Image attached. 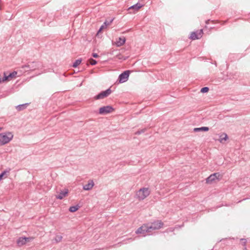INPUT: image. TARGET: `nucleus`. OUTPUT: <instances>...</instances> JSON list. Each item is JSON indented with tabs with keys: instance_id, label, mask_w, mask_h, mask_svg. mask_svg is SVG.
I'll list each match as a JSON object with an SVG mask.
<instances>
[{
	"instance_id": "dca6fc26",
	"label": "nucleus",
	"mask_w": 250,
	"mask_h": 250,
	"mask_svg": "<svg viewBox=\"0 0 250 250\" xmlns=\"http://www.w3.org/2000/svg\"><path fill=\"white\" fill-rule=\"evenodd\" d=\"M209 130V128L207 126H202L201 127H196L193 129V131L195 132L199 131H208Z\"/></svg>"
},
{
	"instance_id": "6e6552de",
	"label": "nucleus",
	"mask_w": 250,
	"mask_h": 250,
	"mask_svg": "<svg viewBox=\"0 0 250 250\" xmlns=\"http://www.w3.org/2000/svg\"><path fill=\"white\" fill-rule=\"evenodd\" d=\"M203 34V30L201 29L199 31L191 32L190 38L193 40L199 39L202 37Z\"/></svg>"
},
{
	"instance_id": "412c9836",
	"label": "nucleus",
	"mask_w": 250,
	"mask_h": 250,
	"mask_svg": "<svg viewBox=\"0 0 250 250\" xmlns=\"http://www.w3.org/2000/svg\"><path fill=\"white\" fill-rule=\"evenodd\" d=\"M88 62H89V63L92 65H95L97 63V61L92 58L89 59L88 60Z\"/></svg>"
},
{
	"instance_id": "9d476101",
	"label": "nucleus",
	"mask_w": 250,
	"mask_h": 250,
	"mask_svg": "<svg viewBox=\"0 0 250 250\" xmlns=\"http://www.w3.org/2000/svg\"><path fill=\"white\" fill-rule=\"evenodd\" d=\"M68 193V189H64L63 190H61L58 195H56V198L58 199H62L64 197L67 196Z\"/></svg>"
},
{
	"instance_id": "7ed1b4c3",
	"label": "nucleus",
	"mask_w": 250,
	"mask_h": 250,
	"mask_svg": "<svg viewBox=\"0 0 250 250\" xmlns=\"http://www.w3.org/2000/svg\"><path fill=\"white\" fill-rule=\"evenodd\" d=\"M13 137V135L11 132L7 134H0V145L2 146L9 143Z\"/></svg>"
},
{
	"instance_id": "f257e3e1",
	"label": "nucleus",
	"mask_w": 250,
	"mask_h": 250,
	"mask_svg": "<svg viewBox=\"0 0 250 250\" xmlns=\"http://www.w3.org/2000/svg\"><path fill=\"white\" fill-rule=\"evenodd\" d=\"M164 223L161 220H157L150 224H144L137 229L136 233L145 236L147 234H150L153 230L161 229Z\"/></svg>"
},
{
	"instance_id": "cd10ccee",
	"label": "nucleus",
	"mask_w": 250,
	"mask_h": 250,
	"mask_svg": "<svg viewBox=\"0 0 250 250\" xmlns=\"http://www.w3.org/2000/svg\"><path fill=\"white\" fill-rule=\"evenodd\" d=\"M5 81V80H4V76L2 77L0 75V83Z\"/></svg>"
},
{
	"instance_id": "4be33fe9",
	"label": "nucleus",
	"mask_w": 250,
	"mask_h": 250,
	"mask_svg": "<svg viewBox=\"0 0 250 250\" xmlns=\"http://www.w3.org/2000/svg\"><path fill=\"white\" fill-rule=\"evenodd\" d=\"M62 237L61 235H57L56 236L55 240L57 243L60 242L62 241Z\"/></svg>"
},
{
	"instance_id": "393cba45",
	"label": "nucleus",
	"mask_w": 250,
	"mask_h": 250,
	"mask_svg": "<svg viewBox=\"0 0 250 250\" xmlns=\"http://www.w3.org/2000/svg\"><path fill=\"white\" fill-rule=\"evenodd\" d=\"M146 129V128H144V129H141V130H138L136 132V134H137V135H140L141 134V133H143L144 132H145Z\"/></svg>"
},
{
	"instance_id": "bb28decb",
	"label": "nucleus",
	"mask_w": 250,
	"mask_h": 250,
	"mask_svg": "<svg viewBox=\"0 0 250 250\" xmlns=\"http://www.w3.org/2000/svg\"><path fill=\"white\" fill-rule=\"evenodd\" d=\"M92 56L95 58H97L99 57V55L97 53H93L92 54Z\"/></svg>"
},
{
	"instance_id": "a878e982",
	"label": "nucleus",
	"mask_w": 250,
	"mask_h": 250,
	"mask_svg": "<svg viewBox=\"0 0 250 250\" xmlns=\"http://www.w3.org/2000/svg\"><path fill=\"white\" fill-rule=\"evenodd\" d=\"M240 241H241L242 245L244 246H246V244L247 242V240L246 239H244V238H242V239H240Z\"/></svg>"
},
{
	"instance_id": "4468645a",
	"label": "nucleus",
	"mask_w": 250,
	"mask_h": 250,
	"mask_svg": "<svg viewBox=\"0 0 250 250\" xmlns=\"http://www.w3.org/2000/svg\"><path fill=\"white\" fill-rule=\"evenodd\" d=\"M125 42V37H120L117 40L116 44L117 46H121L123 45Z\"/></svg>"
},
{
	"instance_id": "aec40b11",
	"label": "nucleus",
	"mask_w": 250,
	"mask_h": 250,
	"mask_svg": "<svg viewBox=\"0 0 250 250\" xmlns=\"http://www.w3.org/2000/svg\"><path fill=\"white\" fill-rule=\"evenodd\" d=\"M113 19L110 20L109 21L106 20L104 23V25L105 26V27H106L108 25H109L113 21Z\"/></svg>"
},
{
	"instance_id": "423d86ee",
	"label": "nucleus",
	"mask_w": 250,
	"mask_h": 250,
	"mask_svg": "<svg viewBox=\"0 0 250 250\" xmlns=\"http://www.w3.org/2000/svg\"><path fill=\"white\" fill-rule=\"evenodd\" d=\"M114 109L112 106L107 105L101 107L99 108V113L102 115H105L111 113Z\"/></svg>"
},
{
	"instance_id": "5701e85b",
	"label": "nucleus",
	"mask_w": 250,
	"mask_h": 250,
	"mask_svg": "<svg viewBox=\"0 0 250 250\" xmlns=\"http://www.w3.org/2000/svg\"><path fill=\"white\" fill-rule=\"evenodd\" d=\"M208 90H209L208 87H204L201 88V89L200 90V92L203 93H204L208 92Z\"/></svg>"
},
{
	"instance_id": "c756f323",
	"label": "nucleus",
	"mask_w": 250,
	"mask_h": 250,
	"mask_svg": "<svg viewBox=\"0 0 250 250\" xmlns=\"http://www.w3.org/2000/svg\"><path fill=\"white\" fill-rule=\"evenodd\" d=\"M26 238H29V239H26V243H27V242H30L31 240H33V238L32 237H26Z\"/></svg>"
},
{
	"instance_id": "a211bd4d",
	"label": "nucleus",
	"mask_w": 250,
	"mask_h": 250,
	"mask_svg": "<svg viewBox=\"0 0 250 250\" xmlns=\"http://www.w3.org/2000/svg\"><path fill=\"white\" fill-rule=\"evenodd\" d=\"M80 207L78 205L71 206L69 208V210L71 212H74L78 210L79 208Z\"/></svg>"
},
{
	"instance_id": "6ab92c4d",
	"label": "nucleus",
	"mask_w": 250,
	"mask_h": 250,
	"mask_svg": "<svg viewBox=\"0 0 250 250\" xmlns=\"http://www.w3.org/2000/svg\"><path fill=\"white\" fill-rule=\"evenodd\" d=\"M82 62L81 59H78L75 61L72 66L73 67H77Z\"/></svg>"
},
{
	"instance_id": "f03ea898",
	"label": "nucleus",
	"mask_w": 250,
	"mask_h": 250,
	"mask_svg": "<svg viewBox=\"0 0 250 250\" xmlns=\"http://www.w3.org/2000/svg\"><path fill=\"white\" fill-rule=\"evenodd\" d=\"M42 66V65L40 62H29L27 64L22 66V68H26L25 71H34L36 69H39Z\"/></svg>"
},
{
	"instance_id": "f8f14e48",
	"label": "nucleus",
	"mask_w": 250,
	"mask_h": 250,
	"mask_svg": "<svg viewBox=\"0 0 250 250\" xmlns=\"http://www.w3.org/2000/svg\"><path fill=\"white\" fill-rule=\"evenodd\" d=\"M17 72L16 71H13L10 73L8 75H6L5 73H4V80L5 81H9L14 77H15Z\"/></svg>"
},
{
	"instance_id": "1a4fd4ad",
	"label": "nucleus",
	"mask_w": 250,
	"mask_h": 250,
	"mask_svg": "<svg viewBox=\"0 0 250 250\" xmlns=\"http://www.w3.org/2000/svg\"><path fill=\"white\" fill-rule=\"evenodd\" d=\"M220 176L219 173H214L212 174H211L209 177H208L206 179V182L207 183H211L213 181H214L215 179H219V177Z\"/></svg>"
},
{
	"instance_id": "20e7f679",
	"label": "nucleus",
	"mask_w": 250,
	"mask_h": 250,
	"mask_svg": "<svg viewBox=\"0 0 250 250\" xmlns=\"http://www.w3.org/2000/svg\"><path fill=\"white\" fill-rule=\"evenodd\" d=\"M150 194V190L148 188H142L139 190L136 193V196L140 200H143L147 197Z\"/></svg>"
},
{
	"instance_id": "2eb2a0df",
	"label": "nucleus",
	"mask_w": 250,
	"mask_h": 250,
	"mask_svg": "<svg viewBox=\"0 0 250 250\" xmlns=\"http://www.w3.org/2000/svg\"><path fill=\"white\" fill-rule=\"evenodd\" d=\"M142 7V5L140 3H137L128 8V10H134V12L138 11L140 8Z\"/></svg>"
},
{
	"instance_id": "c85d7f7f",
	"label": "nucleus",
	"mask_w": 250,
	"mask_h": 250,
	"mask_svg": "<svg viewBox=\"0 0 250 250\" xmlns=\"http://www.w3.org/2000/svg\"><path fill=\"white\" fill-rule=\"evenodd\" d=\"M104 28H105V26H104V24H103V25L101 26L100 28L99 29V30L98 32V33H99V32H101V30H102Z\"/></svg>"
},
{
	"instance_id": "0eeeda50",
	"label": "nucleus",
	"mask_w": 250,
	"mask_h": 250,
	"mask_svg": "<svg viewBox=\"0 0 250 250\" xmlns=\"http://www.w3.org/2000/svg\"><path fill=\"white\" fill-rule=\"evenodd\" d=\"M111 93V90L108 88L105 91H103L95 97L96 100L104 99L107 97Z\"/></svg>"
},
{
	"instance_id": "b1692460",
	"label": "nucleus",
	"mask_w": 250,
	"mask_h": 250,
	"mask_svg": "<svg viewBox=\"0 0 250 250\" xmlns=\"http://www.w3.org/2000/svg\"><path fill=\"white\" fill-rule=\"evenodd\" d=\"M223 135H224V137L221 138V140H220L221 142H222L223 140L226 141L227 139H228V136L225 133V134H223L221 137H222Z\"/></svg>"
},
{
	"instance_id": "f3484780",
	"label": "nucleus",
	"mask_w": 250,
	"mask_h": 250,
	"mask_svg": "<svg viewBox=\"0 0 250 250\" xmlns=\"http://www.w3.org/2000/svg\"><path fill=\"white\" fill-rule=\"evenodd\" d=\"M28 104H28V103L20 104V105H17L16 107V108L17 110L21 111V110H22L25 109L27 107Z\"/></svg>"
},
{
	"instance_id": "7c9ffc66",
	"label": "nucleus",
	"mask_w": 250,
	"mask_h": 250,
	"mask_svg": "<svg viewBox=\"0 0 250 250\" xmlns=\"http://www.w3.org/2000/svg\"><path fill=\"white\" fill-rule=\"evenodd\" d=\"M210 21V20H207V21H206V24H208V23H209V22Z\"/></svg>"
},
{
	"instance_id": "2f4dec72",
	"label": "nucleus",
	"mask_w": 250,
	"mask_h": 250,
	"mask_svg": "<svg viewBox=\"0 0 250 250\" xmlns=\"http://www.w3.org/2000/svg\"><path fill=\"white\" fill-rule=\"evenodd\" d=\"M244 250H247V248L246 247V246H244Z\"/></svg>"
},
{
	"instance_id": "39448f33",
	"label": "nucleus",
	"mask_w": 250,
	"mask_h": 250,
	"mask_svg": "<svg viewBox=\"0 0 250 250\" xmlns=\"http://www.w3.org/2000/svg\"><path fill=\"white\" fill-rule=\"evenodd\" d=\"M131 71L130 70H126L122 73L118 77V81L120 83H124L126 82L129 76Z\"/></svg>"
},
{
	"instance_id": "ddd939ff",
	"label": "nucleus",
	"mask_w": 250,
	"mask_h": 250,
	"mask_svg": "<svg viewBox=\"0 0 250 250\" xmlns=\"http://www.w3.org/2000/svg\"><path fill=\"white\" fill-rule=\"evenodd\" d=\"M29 238H26L25 237H20L17 241V244L19 246H21L24 244H25L26 243V239H29Z\"/></svg>"
},
{
	"instance_id": "9b49d317",
	"label": "nucleus",
	"mask_w": 250,
	"mask_h": 250,
	"mask_svg": "<svg viewBox=\"0 0 250 250\" xmlns=\"http://www.w3.org/2000/svg\"><path fill=\"white\" fill-rule=\"evenodd\" d=\"M94 185V183L92 180H89L87 184L83 186V189L85 190H89L92 188Z\"/></svg>"
}]
</instances>
